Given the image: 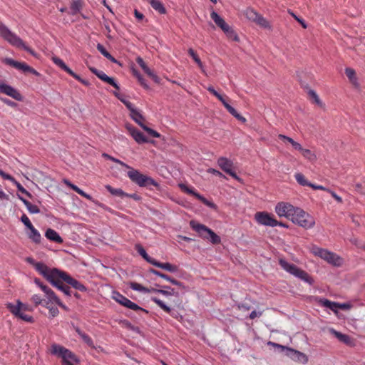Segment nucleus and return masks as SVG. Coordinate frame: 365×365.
Returning a JSON list of instances; mask_svg holds the SVG:
<instances>
[{"instance_id":"2","label":"nucleus","mask_w":365,"mask_h":365,"mask_svg":"<svg viewBox=\"0 0 365 365\" xmlns=\"http://www.w3.org/2000/svg\"><path fill=\"white\" fill-rule=\"evenodd\" d=\"M0 36L11 45L17 48H22L24 50L30 53L32 56L36 57V53L31 48L27 46L21 38L13 33L5 24L0 22Z\"/></svg>"},{"instance_id":"57","label":"nucleus","mask_w":365,"mask_h":365,"mask_svg":"<svg viewBox=\"0 0 365 365\" xmlns=\"http://www.w3.org/2000/svg\"><path fill=\"white\" fill-rule=\"evenodd\" d=\"M16 185V187L18 189L19 191H20L21 192L26 195L28 197H31V195L30 194V192H29L19 182L17 181H14Z\"/></svg>"},{"instance_id":"61","label":"nucleus","mask_w":365,"mask_h":365,"mask_svg":"<svg viewBox=\"0 0 365 365\" xmlns=\"http://www.w3.org/2000/svg\"><path fill=\"white\" fill-rule=\"evenodd\" d=\"M124 297L125 296H123L118 292H113V299L119 304L120 303V302H122Z\"/></svg>"},{"instance_id":"23","label":"nucleus","mask_w":365,"mask_h":365,"mask_svg":"<svg viewBox=\"0 0 365 365\" xmlns=\"http://www.w3.org/2000/svg\"><path fill=\"white\" fill-rule=\"evenodd\" d=\"M151 300L155 302L158 307H160L162 309H163L165 312L170 314L172 317L175 318L178 317V313L173 312L171 309L168 307L162 300L157 297H152Z\"/></svg>"},{"instance_id":"4","label":"nucleus","mask_w":365,"mask_h":365,"mask_svg":"<svg viewBox=\"0 0 365 365\" xmlns=\"http://www.w3.org/2000/svg\"><path fill=\"white\" fill-rule=\"evenodd\" d=\"M129 171L127 173L128 177L130 180L140 187H148L153 185L159 187V184L152 178L140 173L138 170H135L130 167L128 168Z\"/></svg>"},{"instance_id":"48","label":"nucleus","mask_w":365,"mask_h":365,"mask_svg":"<svg viewBox=\"0 0 365 365\" xmlns=\"http://www.w3.org/2000/svg\"><path fill=\"white\" fill-rule=\"evenodd\" d=\"M188 53L193 58L195 62L198 65V66L200 68V69L203 71L202 63L201 60L200 59V58L198 57V56L197 55V53L195 52V51L192 48H189Z\"/></svg>"},{"instance_id":"8","label":"nucleus","mask_w":365,"mask_h":365,"mask_svg":"<svg viewBox=\"0 0 365 365\" xmlns=\"http://www.w3.org/2000/svg\"><path fill=\"white\" fill-rule=\"evenodd\" d=\"M6 307L14 317L26 322L33 323L34 322L32 316L22 312L26 309V307L20 300H17L16 304L8 302L6 304Z\"/></svg>"},{"instance_id":"36","label":"nucleus","mask_w":365,"mask_h":365,"mask_svg":"<svg viewBox=\"0 0 365 365\" xmlns=\"http://www.w3.org/2000/svg\"><path fill=\"white\" fill-rule=\"evenodd\" d=\"M106 189L113 195L118 196L121 198L125 197V195H126V192H125L122 189L120 188H114L110 185H106L105 186Z\"/></svg>"},{"instance_id":"50","label":"nucleus","mask_w":365,"mask_h":365,"mask_svg":"<svg viewBox=\"0 0 365 365\" xmlns=\"http://www.w3.org/2000/svg\"><path fill=\"white\" fill-rule=\"evenodd\" d=\"M301 153L305 158L310 161L316 160V155L309 149L303 148Z\"/></svg>"},{"instance_id":"42","label":"nucleus","mask_w":365,"mask_h":365,"mask_svg":"<svg viewBox=\"0 0 365 365\" xmlns=\"http://www.w3.org/2000/svg\"><path fill=\"white\" fill-rule=\"evenodd\" d=\"M294 178H295V180H297V182L302 186H309V187H311V185L312 183L309 182L307 178H305V176L300 173H297L294 175Z\"/></svg>"},{"instance_id":"25","label":"nucleus","mask_w":365,"mask_h":365,"mask_svg":"<svg viewBox=\"0 0 365 365\" xmlns=\"http://www.w3.org/2000/svg\"><path fill=\"white\" fill-rule=\"evenodd\" d=\"M136 61L148 76L151 77L155 82L158 81V77L148 68L142 58L138 57Z\"/></svg>"},{"instance_id":"19","label":"nucleus","mask_w":365,"mask_h":365,"mask_svg":"<svg viewBox=\"0 0 365 365\" xmlns=\"http://www.w3.org/2000/svg\"><path fill=\"white\" fill-rule=\"evenodd\" d=\"M216 98H217L222 102L223 106L232 115H233L235 118H236L238 120L241 121L242 123L246 122V118L241 115L240 113H238V112L228 103V102L226 101L223 96L219 94V96H217Z\"/></svg>"},{"instance_id":"15","label":"nucleus","mask_w":365,"mask_h":365,"mask_svg":"<svg viewBox=\"0 0 365 365\" xmlns=\"http://www.w3.org/2000/svg\"><path fill=\"white\" fill-rule=\"evenodd\" d=\"M4 62L6 64L9 65L18 70H21L24 72L31 73L36 76H39V73L37 71L25 63L19 62L10 58H5Z\"/></svg>"},{"instance_id":"24","label":"nucleus","mask_w":365,"mask_h":365,"mask_svg":"<svg viewBox=\"0 0 365 365\" xmlns=\"http://www.w3.org/2000/svg\"><path fill=\"white\" fill-rule=\"evenodd\" d=\"M29 232H27L28 237L34 243L39 244L41 240L40 232L32 225L28 228Z\"/></svg>"},{"instance_id":"5","label":"nucleus","mask_w":365,"mask_h":365,"mask_svg":"<svg viewBox=\"0 0 365 365\" xmlns=\"http://www.w3.org/2000/svg\"><path fill=\"white\" fill-rule=\"evenodd\" d=\"M290 220L305 229H310L315 225L314 217L299 207L296 208Z\"/></svg>"},{"instance_id":"39","label":"nucleus","mask_w":365,"mask_h":365,"mask_svg":"<svg viewBox=\"0 0 365 365\" xmlns=\"http://www.w3.org/2000/svg\"><path fill=\"white\" fill-rule=\"evenodd\" d=\"M96 48H97V50L106 58H108V60H110L112 62H114V63L117 62L116 59L113 56H112L109 52H108L106 51V49L102 44L98 43Z\"/></svg>"},{"instance_id":"41","label":"nucleus","mask_w":365,"mask_h":365,"mask_svg":"<svg viewBox=\"0 0 365 365\" xmlns=\"http://www.w3.org/2000/svg\"><path fill=\"white\" fill-rule=\"evenodd\" d=\"M34 267L36 270L43 277H45V276L47 274V272L50 269V268L43 262H37L36 264H34Z\"/></svg>"},{"instance_id":"30","label":"nucleus","mask_w":365,"mask_h":365,"mask_svg":"<svg viewBox=\"0 0 365 365\" xmlns=\"http://www.w3.org/2000/svg\"><path fill=\"white\" fill-rule=\"evenodd\" d=\"M153 265L160 267L161 269H165L170 272H176L178 271V267L176 265H173L170 263L166 262V263H162L156 259H155Z\"/></svg>"},{"instance_id":"18","label":"nucleus","mask_w":365,"mask_h":365,"mask_svg":"<svg viewBox=\"0 0 365 365\" xmlns=\"http://www.w3.org/2000/svg\"><path fill=\"white\" fill-rule=\"evenodd\" d=\"M90 71L103 81L111 85L117 90L120 89L118 84L115 82L114 78L109 77L103 71H99L95 68H90Z\"/></svg>"},{"instance_id":"44","label":"nucleus","mask_w":365,"mask_h":365,"mask_svg":"<svg viewBox=\"0 0 365 365\" xmlns=\"http://www.w3.org/2000/svg\"><path fill=\"white\" fill-rule=\"evenodd\" d=\"M245 15L250 21L255 22L259 15V13L252 8H247L245 11Z\"/></svg>"},{"instance_id":"20","label":"nucleus","mask_w":365,"mask_h":365,"mask_svg":"<svg viewBox=\"0 0 365 365\" xmlns=\"http://www.w3.org/2000/svg\"><path fill=\"white\" fill-rule=\"evenodd\" d=\"M126 128L133 139L139 144L148 142V139L142 132L130 125H126Z\"/></svg>"},{"instance_id":"47","label":"nucleus","mask_w":365,"mask_h":365,"mask_svg":"<svg viewBox=\"0 0 365 365\" xmlns=\"http://www.w3.org/2000/svg\"><path fill=\"white\" fill-rule=\"evenodd\" d=\"M129 287L133 290H135V291H138V292H144V293L149 292L148 288H146V287H143V285H141L140 284L135 282H130Z\"/></svg>"},{"instance_id":"16","label":"nucleus","mask_w":365,"mask_h":365,"mask_svg":"<svg viewBox=\"0 0 365 365\" xmlns=\"http://www.w3.org/2000/svg\"><path fill=\"white\" fill-rule=\"evenodd\" d=\"M217 165L224 172L232 176L233 178L236 180L240 179L236 173L232 169L233 163L232 160L225 157H220L217 160Z\"/></svg>"},{"instance_id":"34","label":"nucleus","mask_w":365,"mask_h":365,"mask_svg":"<svg viewBox=\"0 0 365 365\" xmlns=\"http://www.w3.org/2000/svg\"><path fill=\"white\" fill-rule=\"evenodd\" d=\"M75 330L88 346L90 347H94L93 341L88 334L82 331L78 327H76Z\"/></svg>"},{"instance_id":"35","label":"nucleus","mask_w":365,"mask_h":365,"mask_svg":"<svg viewBox=\"0 0 365 365\" xmlns=\"http://www.w3.org/2000/svg\"><path fill=\"white\" fill-rule=\"evenodd\" d=\"M278 138L281 140H283L284 141H287L289 142V143H291V145H292L293 148L297 150H299V151H302L303 148L302 146L297 142L294 141L292 138L288 137V136H286L284 135H282V134H279Z\"/></svg>"},{"instance_id":"45","label":"nucleus","mask_w":365,"mask_h":365,"mask_svg":"<svg viewBox=\"0 0 365 365\" xmlns=\"http://www.w3.org/2000/svg\"><path fill=\"white\" fill-rule=\"evenodd\" d=\"M345 73L346 76L349 78L350 81L355 86H357V80L356 77V73L355 71L351 68H346L345 69Z\"/></svg>"},{"instance_id":"56","label":"nucleus","mask_w":365,"mask_h":365,"mask_svg":"<svg viewBox=\"0 0 365 365\" xmlns=\"http://www.w3.org/2000/svg\"><path fill=\"white\" fill-rule=\"evenodd\" d=\"M309 95L311 98H312L314 100V102L317 104L322 106V102H321L318 95L317 94V93L314 91L309 90Z\"/></svg>"},{"instance_id":"32","label":"nucleus","mask_w":365,"mask_h":365,"mask_svg":"<svg viewBox=\"0 0 365 365\" xmlns=\"http://www.w3.org/2000/svg\"><path fill=\"white\" fill-rule=\"evenodd\" d=\"M319 304L324 307L330 309L334 312H337L339 307L338 302H331L327 299L322 298L319 299Z\"/></svg>"},{"instance_id":"51","label":"nucleus","mask_w":365,"mask_h":365,"mask_svg":"<svg viewBox=\"0 0 365 365\" xmlns=\"http://www.w3.org/2000/svg\"><path fill=\"white\" fill-rule=\"evenodd\" d=\"M255 23L263 28H267L269 26L268 21L259 14L257 16Z\"/></svg>"},{"instance_id":"46","label":"nucleus","mask_w":365,"mask_h":365,"mask_svg":"<svg viewBox=\"0 0 365 365\" xmlns=\"http://www.w3.org/2000/svg\"><path fill=\"white\" fill-rule=\"evenodd\" d=\"M165 289H153L154 292L156 293H160L163 295L165 296H171V295H178V293H176L174 290V289H172L169 287H164Z\"/></svg>"},{"instance_id":"49","label":"nucleus","mask_w":365,"mask_h":365,"mask_svg":"<svg viewBox=\"0 0 365 365\" xmlns=\"http://www.w3.org/2000/svg\"><path fill=\"white\" fill-rule=\"evenodd\" d=\"M133 75L138 78L139 83L142 86H143L144 88L148 89L149 86L147 84L145 80L143 78L142 75L137 71L133 70Z\"/></svg>"},{"instance_id":"22","label":"nucleus","mask_w":365,"mask_h":365,"mask_svg":"<svg viewBox=\"0 0 365 365\" xmlns=\"http://www.w3.org/2000/svg\"><path fill=\"white\" fill-rule=\"evenodd\" d=\"M279 264L281 266V267L289 273L292 275L295 276L296 273L297 272L298 269H299L297 265L292 263H289L287 261H286L284 259H280L279 260Z\"/></svg>"},{"instance_id":"43","label":"nucleus","mask_w":365,"mask_h":365,"mask_svg":"<svg viewBox=\"0 0 365 365\" xmlns=\"http://www.w3.org/2000/svg\"><path fill=\"white\" fill-rule=\"evenodd\" d=\"M53 62L57 66H58L59 68H61L62 70H63L64 71H66V73H68L69 71V70L71 69L70 68H68L66 64L63 62V60H61V58H59L57 56H53L51 58Z\"/></svg>"},{"instance_id":"27","label":"nucleus","mask_w":365,"mask_h":365,"mask_svg":"<svg viewBox=\"0 0 365 365\" xmlns=\"http://www.w3.org/2000/svg\"><path fill=\"white\" fill-rule=\"evenodd\" d=\"M45 236L47 239H48L51 241H53V242H55L57 243L63 242V239L61 238V237L58 235V233L56 230H54L51 228H48L46 230Z\"/></svg>"},{"instance_id":"60","label":"nucleus","mask_w":365,"mask_h":365,"mask_svg":"<svg viewBox=\"0 0 365 365\" xmlns=\"http://www.w3.org/2000/svg\"><path fill=\"white\" fill-rule=\"evenodd\" d=\"M123 324L124 327L130 330L134 331H138V328L133 326L130 322L128 320H124L123 322Z\"/></svg>"},{"instance_id":"40","label":"nucleus","mask_w":365,"mask_h":365,"mask_svg":"<svg viewBox=\"0 0 365 365\" xmlns=\"http://www.w3.org/2000/svg\"><path fill=\"white\" fill-rule=\"evenodd\" d=\"M123 307L128 308L130 309L134 310V311H141L146 314L148 313V310L139 307L137 304L133 302L129 299H127V301L125 302V304Z\"/></svg>"},{"instance_id":"64","label":"nucleus","mask_w":365,"mask_h":365,"mask_svg":"<svg viewBox=\"0 0 365 365\" xmlns=\"http://www.w3.org/2000/svg\"><path fill=\"white\" fill-rule=\"evenodd\" d=\"M124 105L130 110V113H133L134 112H135L137 110V109H135L134 108L133 103H130V101L124 102Z\"/></svg>"},{"instance_id":"58","label":"nucleus","mask_w":365,"mask_h":365,"mask_svg":"<svg viewBox=\"0 0 365 365\" xmlns=\"http://www.w3.org/2000/svg\"><path fill=\"white\" fill-rule=\"evenodd\" d=\"M21 221L24 223L27 229L33 225L27 215L25 214L21 216Z\"/></svg>"},{"instance_id":"59","label":"nucleus","mask_w":365,"mask_h":365,"mask_svg":"<svg viewBox=\"0 0 365 365\" xmlns=\"http://www.w3.org/2000/svg\"><path fill=\"white\" fill-rule=\"evenodd\" d=\"M31 302L35 304L36 306L41 304L43 303V299L38 294H34L31 297Z\"/></svg>"},{"instance_id":"63","label":"nucleus","mask_w":365,"mask_h":365,"mask_svg":"<svg viewBox=\"0 0 365 365\" xmlns=\"http://www.w3.org/2000/svg\"><path fill=\"white\" fill-rule=\"evenodd\" d=\"M0 100L4 103L5 104L8 105L10 107L16 108L17 106V103L8 99L6 98H0Z\"/></svg>"},{"instance_id":"62","label":"nucleus","mask_w":365,"mask_h":365,"mask_svg":"<svg viewBox=\"0 0 365 365\" xmlns=\"http://www.w3.org/2000/svg\"><path fill=\"white\" fill-rule=\"evenodd\" d=\"M289 13L290 14V15L294 17V19H296L302 26L303 28H304V29L307 28V24H306L305 21L302 19L298 17L292 11H289Z\"/></svg>"},{"instance_id":"26","label":"nucleus","mask_w":365,"mask_h":365,"mask_svg":"<svg viewBox=\"0 0 365 365\" xmlns=\"http://www.w3.org/2000/svg\"><path fill=\"white\" fill-rule=\"evenodd\" d=\"M150 273L156 275V276H158L170 282H171L173 284H175V285H177V286H179L180 287H183L184 288V286L182 285V283L175 279H173L171 278L170 277H169L168 275L167 274H165L163 273H161L160 272L158 271V270H155V269H150Z\"/></svg>"},{"instance_id":"6","label":"nucleus","mask_w":365,"mask_h":365,"mask_svg":"<svg viewBox=\"0 0 365 365\" xmlns=\"http://www.w3.org/2000/svg\"><path fill=\"white\" fill-rule=\"evenodd\" d=\"M313 253L333 266L340 267L343 264V259L341 257L328 250L314 247Z\"/></svg>"},{"instance_id":"12","label":"nucleus","mask_w":365,"mask_h":365,"mask_svg":"<svg viewBox=\"0 0 365 365\" xmlns=\"http://www.w3.org/2000/svg\"><path fill=\"white\" fill-rule=\"evenodd\" d=\"M296 208L290 203L280 202L276 205L274 210L279 217H284L290 220Z\"/></svg>"},{"instance_id":"9","label":"nucleus","mask_w":365,"mask_h":365,"mask_svg":"<svg viewBox=\"0 0 365 365\" xmlns=\"http://www.w3.org/2000/svg\"><path fill=\"white\" fill-rule=\"evenodd\" d=\"M34 283L45 293L46 298L48 302L52 303H56L61 307L66 309V306L61 302L59 298L56 295L54 292L49 288L48 286L43 284L39 279L36 278L34 279Z\"/></svg>"},{"instance_id":"10","label":"nucleus","mask_w":365,"mask_h":365,"mask_svg":"<svg viewBox=\"0 0 365 365\" xmlns=\"http://www.w3.org/2000/svg\"><path fill=\"white\" fill-rule=\"evenodd\" d=\"M255 220L260 225L272 227L277 226V220L272 214L267 212H257L255 214Z\"/></svg>"},{"instance_id":"11","label":"nucleus","mask_w":365,"mask_h":365,"mask_svg":"<svg viewBox=\"0 0 365 365\" xmlns=\"http://www.w3.org/2000/svg\"><path fill=\"white\" fill-rule=\"evenodd\" d=\"M268 344L273 346L274 347H277L281 351L287 350L290 354H292V358L299 362H301L302 364H307L308 362L307 356L305 354L300 352L299 351L272 341H269Z\"/></svg>"},{"instance_id":"54","label":"nucleus","mask_w":365,"mask_h":365,"mask_svg":"<svg viewBox=\"0 0 365 365\" xmlns=\"http://www.w3.org/2000/svg\"><path fill=\"white\" fill-rule=\"evenodd\" d=\"M49 302H48H48H46V304H44V306H45V307H46L48 309L50 315H51L52 317H56V316L58 314L59 311H58V308H57V307H49V306H48V303H49Z\"/></svg>"},{"instance_id":"21","label":"nucleus","mask_w":365,"mask_h":365,"mask_svg":"<svg viewBox=\"0 0 365 365\" xmlns=\"http://www.w3.org/2000/svg\"><path fill=\"white\" fill-rule=\"evenodd\" d=\"M64 282L71 285L73 288L81 291V292H86L87 288L79 281L77 279L73 278L71 276H70L68 273L66 276V278H64Z\"/></svg>"},{"instance_id":"17","label":"nucleus","mask_w":365,"mask_h":365,"mask_svg":"<svg viewBox=\"0 0 365 365\" xmlns=\"http://www.w3.org/2000/svg\"><path fill=\"white\" fill-rule=\"evenodd\" d=\"M0 92L6 94L14 99L21 101H23L22 95L14 87L0 81Z\"/></svg>"},{"instance_id":"7","label":"nucleus","mask_w":365,"mask_h":365,"mask_svg":"<svg viewBox=\"0 0 365 365\" xmlns=\"http://www.w3.org/2000/svg\"><path fill=\"white\" fill-rule=\"evenodd\" d=\"M210 17L215 23V24L222 29L228 38H230L236 42L240 41L239 36L236 32L215 11L210 14Z\"/></svg>"},{"instance_id":"1","label":"nucleus","mask_w":365,"mask_h":365,"mask_svg":"<svg viewBox=\"0 0 365 365\" xmlns=\"http://www.w3.org/2000/svg\"><path fill=\"white\" fill-rule=\"evenodd\" d=\"M50 353L61 359L62 365H75L80 362L78 356L71 350L56 343L51 345Z\"/></svg>"},{"instance_id":"13","label":"nucleus","mask_w":365,"mask_h":365,"mask_svg":"<svg viewBox=\"0 0 365 365\" xmlns=\"http://www.w3.org/2000/svg\"><path fill=\"white\" fill-rule=\"evenodd\" d=\"M67 273L56 268L50 269L45 278L54 287L58 285L61 280L64 282Z\"/></svg>"},{"instance_id":"3","label":"nucleus","mask_w":365,"mask_h":365,"mask_svg":"<svg viewBox=\"0 0 365 365\" xmlns=\"http://www.w3.org/2000/svg\"><path fill=\"white\" fill-rule=\"evenodd\" d=\"M190 225L192 230L197 232L198 235L201 238L208 240L213 245H217L220 243V237L207 226L198 223L194 220H191L190 222Z\"/></svg>"},{"instance_id":"52","label":"nucleus","mask_w":365,"mask_h":365,"mask_svg":"<svg viewBox=\"0 0 365 365\" xmlns=\"http://www.w3.org/2000/svg\"><path fill=\"white\" fill-rule=\"evenodd\" d=\"M55 287L63 292L66 296H71L70 288L64 285L62 282H60L59 284H58V285H56Z\"/></svg>"},{"instance_id":"53","label":"nucleus","mask_w":365,"mask_h":365,"mask_svg":"<svg viewBox=\"0 0 365 365\" xmlns=\"http://www.w3.org/2000/svg\"><path fill=\"white\" fill-rule=\"evenodd\" d=\"M81 9V3L79 1H75L71 4V9L72 14H76Z\"/></svg>"},{"instance_id":"55","label":"nucleus","mask_w":365,"mask_h":365,"mask_svg":"<svg viewBox=\"0 0 365 365\" xmlns=\"http://www.w3.org/2000/svg\"><path fill=\"white\" fill-rule=\"evenodd\" d=\"M180 187H181V189L183 191H185V192H187L188 194H191V195H194L196 198H197V195H200L198 192H195V190L194 189L190 188L184 184H180Z\"/></svg>"},{"instance_id":"37","label":"nucleus","mask_w":365,"mask_h":365,"mask_svg":"<svg viewBox=\"0 0 365 365\" xmlns=\"http://www.w3.org/2000/svg\"><path fill=\"white\" fill-rule=\"evenodd\" d=\"M151 6L161 14L166 13V9L163 4L158 0H148Z\"/></svg>"},{"instance_id":"33","label":"nucleus","mask_w":365,"mask_h":365,"mask_svg":"<svg viewBox=\"0 0 365 365\" xmlns=\"http://www.w3.org/2000/svg\"><path fill=\"white\" fill-rule=\"evenodd\" d=\"M135 250L136 251L138 252V253L145 259L146 260L148 263L153 264L154 261H155V259L150 257L146 251L145 250V249L139 244L138 245H135Z\"/></svg>"},{"instance_id":"14","label":"nucleus","mask_w":365,"mask_h":365,"mask_svg":"<svg viewBox=\"0 0 365 365\" xmlns=\"http://www.w3.org/2000/svg\"><path fill=\"white\" fill-rule=\"evenodd\" d=\"M131 118L138 123L145 131H146L150 135L154 138H159L160 134L153 129H151L146 126L143 121L144 120L143 116L137 110L133 113H130Z\"/></svg>"},{"instance_id":"38","label":"nucleus","mask_w":365,"mask_h":365,"mask_svg":"<svg viewBox=\"0 0 365 365\" xmlns=\"http://www.w3.org/2000/svg\"><path fill=\"white\" fill-rule=\"evenodd\" d=\"M19 199L23 202L30 213L37 214L40 212V210L36 205L31 204L30 202L22 197H19Z\"/></svg>"},{"instance_id":"31","label":"nucleus","mask_w":365,"mask_h":365,"mask_svg":"<svg viewBox=\"0 0 365 365\" xmlns=\"http://www.w3.org/2000/svg\"><path fill=\"white\" fill-rule=\"evenodd\" d=\"M294 277L300 279L304 282L308 283L309 284H312L314 283V279L307 272L302 270L300 268L298 269Z\"/></svg>"},{"instance_id":"28","label":"nucleus","mask_w":365,"mask_h":365,"mask_svg":"<svg viewBox=\"0 0 365 365\" xmlns=\"http://www.w3.org/2000/svg\"><path fill=\"white\" fill-rule=\"evenodd\" d=\"M330 334H333L336 338H337L340 341L344 343L345 344H351V338L349 336L342 334L339 331H337L333 328L329 329Z\"/></svg>"},{"instance_id":"29","label":"nucleus","mask_w":365,"mask_h":365,"mask_svg":"<svg viewBox=\"0 0 365 365\" xmlns=\"http://www.w3.org/2000/svg\"><path fill=\"white\" fill-rule=\"evenodd\" d=\"M63 182L65 185H66L68 187H69L70 188H71L73 190H74L75 192H76L78 194H79L81 196L86 198V199H88V200H91V197L90 195L86 193L83 190H82L81 189H80L78 186H76V185L71 183L67 179H63Z\"/></svg>"}]
</instances>
